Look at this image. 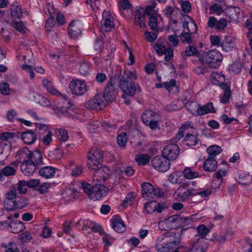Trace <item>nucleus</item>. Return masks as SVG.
<instances>
[{
  "label": "nucleus",
  "instance_id": "obj_42",
  "mask_svg": "<svg viewBox=\"0 0 252 252\" xmlns=\"http://www.w3.org/2000/svg\"><path fill=\"white\" fill-rule=\"evenodd\" d=\"M56 135L58 139L61 141L66 142L68 139L67 131L64 129H58L56 131Z\"/></svg>",
  "mask_w": 252,
  "mask_h": 252
},
{
  "label": "nucleus",
  "instance_id": "obj_14",
  "mask_svg": "<svg viewBox=\"0 0 252 252\" xmlns=\"http://www.w3.org/2000/svg\"><path fill=\"white\" fill-rule=\"evenodd\" d=\"M208 249V244L206 240L203 237H199L195 240L189 252H206Z\"/></svg>",
  "mask_w": 252,
  "mask_h": 252
},
{
  "label": "nucleus",
  "instance_id": "obj_51",
  "mask_svg": "<svg viewBox=\"0 0 252 252\" xmlns=\"http://www.w3.org/2000/svg\"><path fill=\"white\" fill-rule=\"evenodd\" d=\"M197 231L201 236V237L204 238V236L210 232V229L204 224H201L197 226Z\"/></svg>",
  "mask_w": 252,
  "mask_h": 252
},
{
  "label": "nucleus",
  "instance_id": "obj_6",
  "mask_svg": "<svg viewBox=\"0 0 252 252\" xmlns=\"http://www.w3.org/2000/svg\"><path fill=\"white\" fill-rule=\"evenodd\" d=\"M69 89L72 94L81 96L87 92L88 86L84 80L74 79L70 81Z\"/></svg>",
  "mask_w": 252,
  "mask_h": 252
},
{
  "label": "nucleus",
  "instance_id": "obj_12",
  "mask_svg": "<svg viewBox=\"0 0 252 252\" xmlns=\"http://www.w3.org/2000/svg\"><path fill=\"white\" fill-rule=\"evenodd\" d=\"M72 104L70 101L67 100H64L62 106H58L54 108L55 113L60 115L64 114L67 117L73 118L74 117V112L73 109L71 108Z\"/></svg>",
  "mask_w": 252,
  "mask_h": 252
},
{
  "label": "nucleus",
  "instance_id": "obj_3",
  "mask_svg": "<svg viewBox=\"0 0 252 252\" xmlns=\"http://www.w3.org/2000/svg\"><path fill=\"white\" fill-rule=\"evenodd\" d=\"M103 153L97 147L92 148L87 155V166L90 169H96L102 164Z\"/></svg>",
  "mask_w": 252,
  "mask_h": 252
},
{
  "label": "nucleus",
  "instance_id": "obj_26",
  "mask_svg": "<svg viewBox=\"0 0 252 252\" xmlns=\"http://www.w3.org/2000/svg\"><path fill=\"white\" fill-rule=\"evenodd\" d=\"M210 112H215L213 104L211 102H210L203 106H201L199 104L196 115L198 116H203Z\"/></svg>",
  "mask_w": 252,
  "mask_h": 252
},
{
  "label": "nucleus",
  "instance_id": "obj_24",
  "mask_svg": "<svg viewBox=\"0 0 252 252\" xmlns=\"http://www.w3.org/2000/svg\"><path fill=\"white\" fill-rule=\"evenodd\" d=\"M55 168L50 166H45L41 167L39 171V175L46 179L52 178L55 175Z\"/></svg>",
  "mask_w": 252,
  "mask_h": 252
},
{
  "label": "nucleus",
  "instance_id": "obj_62",
  "mask_svg": "<svg viewBox=\"0 0 252 252\" xmlns=\"http://www.w3.org/2000/svg\"><path fill=\"white\" fill-rule=\"evenodd\" d=\"M164 55V59L165 61H170L172 60L174 56L173 50L171 48H168L166 49L163 53Z\"/></svg>",
  "mask_w": 252,
  "mask_h": 252
},
{
  "label": "nucleus",
  "instance_id": "obj_41",
  "mask_svg": "<svg viewBox=\"0 0 252 252\" xmlns=\"http://www.w3.org/2000/svg\"><path fill=\"white\" fill-rule=\"evenodd\" d=\"M42 84L49 93L52 94H56L58 93L57 90L52 85L51 83L47 79L42 80Z\"/></svg>",
  "mask_w": 252,
  "mask_h": 252
},
{
  "label": "nucleus",
  "instance_id": "obj_52",
  "mask_svg": "<svg viewBox=\"0 0 252 252\" xmlns=\"http://www.w3.org/2000/svg\"><path fill=\"white\" fill-rule=\"evenodd\" d=\"M157 203L156 202H147L145 204L144 208L146 211L151 214L156 211Z\"/></svg>",
  "mask_w": 252,
  "mask_h": 252
},
{
  "label": "nucleus",
  "instance_id": "obj_21",
  "mask_svg": "<svg viewBox=\"0 0 252 252\" xmlns=\"http://www.w3.org/2000/svg\"><path fill=\"white\" fill-rule=\"evenodd\" d=\"M113 228L118 233H123L126 230V227L123 221L119 216L111 220Z\"/></svg>",
  "mask_w": 252,
  "mask_h": 252
},
{
  "label": "nucleus",
  "instance_id": "obj_10",
  "mask_svg": "<svg viewBox=\"0 0 252 252\" xmlns=\"http://www.w3.org/2000/svg\"><path fill=\"white\" fill-rule=\"evenodd\" d=\"M180 153L178 146L175 144L171 143L165 146L162 150V155L170 160L176 159Z\"/></svg>",
  "mask_w": 252,
  "mask_h": 252
},
{
  "label": "nucleus",
  "instance_id": "obj_23",
  "mask_svg": "<svg viewBox=\"0 0 252 252\" xmlns=\"http://www.w3.org/2000/svg\"><path fill=\"white\" fill-rule=\"evenodd\" d=\"M203 169L207 172H214L218 167V162L215 158H208L203 164Z\"/></svg>",
  "mask_w": 252,
  "mask_h": 252
},
{
  "label": "nucleus",
  "instance_id": "obj_15",
  "mask_svg": "<svg viewBox=\"0 0 252 252\" xmlns=\"http://www.w3.org/2000/svg\"><path fill=\"white\" fill-rule=\"evenodd\" d=\"M228 22L230 23V21L224 18H220L218 20L214 17L211 16L209 19L208 26L210 28H214L217 30L221 31L226 27Z\"/></svg>",
  "mask_w": 252,
  "mask_h": 252
},
{
  "label": "nucleus",
  "instance_id": "obj_64",
  "mask_svg": "<svg viewBox=\"0 0 252 252\" xmlns=\"http://www.w3.org/2000/svg\"><path fill=\"white\" fill-rule=\"evenodd\" d=\"M35 126L36 128L39 130L40 135L45 134L47 131L49 130L48 126L45 124L36 123Z\"/></svg>",
  "mask_w": 252,
  "mask_h": 252
},
{
  "label": "nucleus",
  "instance_id": "obj_31",
  "mask_svg": "<svg viewBox=\"0 0 252 252\" xmlns=\"http://www.w3.org/2000/svg\"><path fill=\"white\" fill-rule=\"evenodd\" d=\"M238 183L243 186H247L252 182V177L248 173H241L238 177Z\"/></svg>",
  "mask_w": 252,
  "mask_h": 252
},
{
  "label": "nucleus",
  "instance_id": "obj_19",
  "mask_svg": "<svg viewBox=\"0 0 252 252\" xmlns=\"http://www.w3.org/2000/svg\"><path fill=\"white\" fill-rule=\"evenodd\" d=\"M107 191L105 187L101 185H95L93 186V192L92 199L94 200H97L103 196L106 195Z\"/></svg>",
  "mask_w": 252,
  "mask_h": 252
},
{
  "label": "nucleus",
  "instance_id": "obj_28",
  "mask_svg": "<svg viewBox=\"0 0 252 252\" xmlns=\"http://www.w3.org/2000/svg\"><path fill=\"white\" fill-rule=\"evenodd\" d=\"M183 26L184 29L186 28L187 32L190 33L195 32L197 30L196 23L189 16H188L187 19L184 21Z\"/></svg>",
  "mask_w": 252,
  "mask_h": 252
},
{
  "label": "nucleus",
  "instance_id": "obj_60",
  "mask_svg": "<svg viewBox=\"0 0 252 252\" xmlns=\"http://www.w3.org/2000/svg\"><path fill=\"white\" fill-rule=\"evenodd\" d=\"M0 92L5 95H8L10 94V89L8 83L4 82L0 84Z\"/></svg>",
  "mask_w": 252,
  "mask_h": 252
},
{
  "label": "nucleus",
  "instance_id": "obj_57",
  "mask_svg": "<svg viewBox=\"0 0 252 252\" xmlns=\"http://www.w3.org/2000/svg\"><path fill=\"white\" fill-rule=\"evenodd\" d=\"M158 19L154 16H151L149 21V26L151 29L155 31H158V28L157 26Z\"/></svg>",
  "mask_w": 252,
  "mask_h": 252
},
{
  "label": "nucleus",
  "instance_id": "obj_22",
  "mask_svg": "<svg viewBox=\"0 0 252 252\" xmlns=\"http://www.w3.org/2000/svg\"><path fill=\"white\" fill-rule=\"evenodd\" d=\"M21 138L25 144L31 145L35 142L37 139V136L32 131L28 130L22 132Z\"/></svg>",
  "mask_w": 252,
  "mask_h": 252
},
{
  "label": "nucleus",
  "instance_id": "obj_48",
  "mask_svg": "<svg viewBox=\"0 0 252 252\" xmlns=\"http://www.w3.org/2000/svg\"><path fill=\"white\" fill-rule=\"evenodd\" d=\"M17 185V189L20 194H25L27 192L28 190L27 182L25 180L19 181Z\"/></svg>",
  "mask_w": 252,
  "mask_h": 252
},
{
  "label": "nucleus",
  "instance_id": "obj_46",
  "mask_svg": "<svg viewBox=\"0 0 252 252\" xmlns=\"http://www.w3.org/2000/svg\"><path fill=\"white\" fill-rule=\"evenodd\" d=\"M184 140L187 142L186 144L189 146H194L197 143L196 136L191 134H188L185 136Z\"/></svg>",
  "mask_w": 252,
  "mask_h": 252
},
{
  "label": "nucleus",
  "instance_id": "obj_61",
  "mask_svg": "<svg viewBox=\"0 0 252 252\" xmlns=\"http://www.w3.org/2000/svg\"><path fill=\"white\" fill-rule=\"evenodd\" d=\"M167 39L174 47H177L179 44L178 36L177 34H172L167 37Z\"/></svg>",
  "mask_w": 252,
  "mask_h": 252
},
{
  "label": "nucleus",
  "instance_id": "obj_40",
  "mask_svg": "<svg viewBox=\"0 0 252 252\" xmlns=\"http://www.w3.org/2000/svg\"><path fill=\"white\" fill-rule=\"evenodd\" d=\"M179 221V226L183 227L186 226L189 224L192 220V219L189 217H185L181 214L178 215Z\"/></svg>",
  "mask_w": 252,
  "mask_h": 252
},
{
  "label": "nucleus",
  "instance_id": "obj_44",
  "mask_svg": "<svg viewBox=\"0 0 252 252\" xmlns=\"http://www.w3.org/2000/svg\"><path fill=\"white\" fill-rule=\"evenodd\" d=\"M197 52V49L196 47L193 46H188L186 47L184 52L182 53L181 56L184 57V56L189 57L193 56L196 54Z\"/></svg>",
  "mask_w": 252,
  "mask_h": 252
},
{
  "label": "nucleus",
  "instance_id": "obj_53",
  "mask_svg": "<svg viewBox=\"0 0 252 252\" xmlns=\"http://www.w3.org/2000/svg\"><path fill=\"white\" fill-rule=\"evenodd\" d=\"M210 13H216L219 15L224 12L223 8L219 4L215 3L210 7Z\"/></svg>",
  "mask_w": 252,
  "mask_h": 252
},
{
  "label": "nucleus",
  "instance_id": "obj_50",
  "mask_svg": "<svg viewBox=\"0 0 252 252\" xmlns=\"http://www.w3.org/2000/svg\"><path fill=\"white\" fill-rule=\"evenodd\" d=\"M81 185L84 192L87 194L92 199L93 192V187L86 182L82 183Z\"/></svg>",
  "mask_w": 252,
  "mask_h": 252
},
{
  "label": "nucleus",
  "instance_id": "obj_37",
  "mask_svg": "<svg viewBox=\"0 0 252 252\" xmlns=\"http://www.w3.org/2000/svg\"><path fill=\"white\" fill-rule=\"evenodd\" d=\"M185 106L191 114L196 115L199 104L194 101H189L186 103Z\"/></svg>",
  "mask_w": 252,
  "mask_h": 252
},
{
  "label": "nucleus",
  "instance_id": "obj_30",
  "mask_svg": "<svg viewBox=\"0 0 252 252\" xmlns=\"http://www.w3.org/2000/svg\"><path fill=\"white\" fill-rule=\"evenodd\" d=\"M224 75L220 72H214L211 74V82L216 85H220V84L225 82Z\"/></svg>",
  "mask_w": 252,
  "mask_h": 252
},
{
  "label": "nucleus",
  "instance_id": "obj_58",
  "mask_svg": "<svg viewBox=\"0 0 252 252\" xmlns=\"http://www.w3.org/2000/svg\"><path fill=\"white\" fill-rule=\"evenodd\" d=\"M210 40L212 45L219 47L220 45V37L216 35H211L210 37Z\"/></svg>",
  "mask_w": 252,
  "mask_h": 252
},
{
  "label": "nucleus",
  "instance_id": "obj_11",
  "mask_svg": "<svg viewBox=\"0 0 252 252\" xmlns=\"http://www.w3.org/2000/svg\"><path fill=\"white\" fill-rule=\"evenodd\" d=\"M178 215H175L160 221L158 223L159 228L162 230H168L179 226Z\"/></svg>",
  "mask_w": 252,
  "mask_h": 252
},
{
  "label": "nucleus",
  "instance_id": "obj_45",
  "mask_svg": "<svg viewBox=\"0 0 252 252\" xmlns=\"http://www.w3.org/2000/svg\"><path fill=\"white\" fill-rule=\"evenodd\" d=\"M212 192V189L209 188L194 189L195 195H198L202 197H205L209 195Z\"/></svg>",
  "mask_w": 252,
  "mask_h": 252
},
{
  "label": "nucleus",
  "instance_id": "obj_20",
  "mask_svg": "<svg viewBox=\"0 0 252 252\" xmlns=\"http://www.w3.org/2000/svg\"><path fill=\"white\" fill-rule=\"evenodd\" d=\"M220 46L223 51H231L235 46V39L232 36H226L221 42Z\"/></svg>",
  "mask_w": 252,
  "mask_h": 252
},
{
  "label": "nucleus",
  "instance_id": "obj_7",
  "mask_svg": "<svg viewBox=\"0 0 252 252\" xmlns=\"http://www.w3.org/2000/svg\"><path fill=\"white\" fill-rule=\"evenodd\" d=\"M118 88L116 85V80L110 79L107 82L103 93V97L106 101H113L118 94Z\"/></svg>",
  "mask_w": 252,
  "mask_h": 252
},
{
  "label": "nucleus",
  "instance_id": "obj_4",
  "mask_svg": "<svg viewBox=\"0 0 252 252\" xmlns=\"http://www.w3.org/2000/svg\"><path fill=\"white\" fill-rule=\"evenodd\" d=\"M205 61L204 58H199V61L202 63H206L211 68L219 66L222 60V56L220 52L216 50H212L205 54Z\"/></svg>",
  "mask_w": 252,
  "mask_h": 252
},
{
  "label": "nucleus",
  "instance_id": "obj_32",
  "mask_svg": "<svg viewBox=\"0 0 252 252\" xmlns=\"http://www.w3.org/2000/svg\"><path fill=\"white\" fill-rule=\"evenodd\" d=\"M206 151L208 154V158H215L217 155L221 152L222 150L220 147L219 146L213 145L209 146L207 149Z\"/></svg>",
  "mask_w": 252,
  "mask_h": 252
},
{
  "label": "nucleus",
  "instance_id": "obj_13",
  "mask_svg": "<svg viewBox=\"0 0 252 252\" xmlns=\"http://www.w3.org/2000/svg\"><path fill=\"white\" fill-rule=\"evenodd\" d=\"M101 24L102 29L107 32H110L114 27L113 18L109 11L106 10L103 11Z\"/></svg>",
  "mask_w": 252,
  "mask_h": 252
},
{
  "label": "nucleus",
  "instance_id": "obj_17",
  "mask_svg": "<svg viewBox=\"0 0 252 252\" xmlns=\"http://www.w3.org/2000/svg\"><path fill=\"white\" fill-rule=\"evenodd\" d=\"M180 242L178 240L173 241L167 243L165 246L157 245V250L158 252H173L175 250H178Z\"/></svg>",
  "mask_w": 252,
  "mask_h": 252
},
{
  "label": "nucleus",
  "instance_id": "obj_63",
  "mask_svg": "<svg viewBox=\"0 0 252 252\" xmlns=\"http://www.w3.org/2000/svg\"><path fill=\"white\" fill-rule=\"evenodd\" d=\"M47 134L44 135L42 138V141L44 145H48L52 141V133L50 131H47Z\"/></svg>",
  "mask_w": 252,
  "mask_h": 252
},
{
  "label": "nucleus",
  "instance_id": "obj_38",
  "mask_svg": "<svg viewBox=\"0 0 252 252\" xmlns=\"http://www.w3.org/2000/svg\"><path fill=\"white\" fill-rule=\"evenodd\" d=\"M183 173L186 178L192 179L199 176V173L192 171L189 167H186L184 170Z\"/></svg>",
  "mask_w": 252,
  "mask_h": 252
},
{
  "label": "nucleus",
  "instance_id": "obj_9",
  "mask_svg": "<svg viewBox=\"0 0 252 252\" xmlns=\"http://www.w3.org/2000/svg\"><path fill=\"white\" fill-rule=\"evenodd\" d=\"M103 98V95L101 93H98L85 103V107L89 109H101L104 108L105 104Z\"/></svg>",
  "mask_w": 252,
  "mask_h": 252
},
{
  "label": "nucleus",
  "instance_id": "obj_49",
  "mask_svg": "<svg viewBox=\"0 0 252 252\" xmlns=\"http://www.w3.org/2000/svg\"><path fill=\"white\" fill-rule=\"evenodd\" d=\"M117 143L120 147H124L127 141L126 134L125 132L122 133L117 136Z\"/></svg>",
  "mask_w": 252,
  "mask_h": 252
},
{
  "label": "nucleus",
  "instance_id": "obj_56",
  "mask_svg": "<svg viewBox=\"0 0 252 252\" xmlns=\"http://www.w3.org/2000/svg\"><path fill=\"white\" fill-rule=\"evenodd\" d=\"M190 33L186 32L185 33L182 32L180 35L181 40L183 42H186L188 44H190L192 42V40L191 37Z\"/></svg>",
  "mask_w": 252,
  "mask_h": 252
},
{
  "label": "nucleus",
  "instance_id": "obj_1",
  "mask_svg": "<svg viewBox=\"0 0 252 252\" xmlns=\"http://www.w3.org/2000/svg\"><path fill=\"white\" fill-rule=\"evenodd\" d=\"M16 157L21 163V172L26 176L32 175L36 168L43 164L41 153L36 151H30L27 148L19 150Z\"/></svg>",
  "mask_w": 252,
  "mask_h": 252
},
{
  "label": "nucleus",
  "instance_id": "obj_55",
  "mask_svg": "<svg viewBox=\"0 0 252 252\" xmlns=\"http://www.w3.org/2000/svg\"><path fill=\"white\" fill-rule=\"evenodd\" d=\"M36 97L37 98V103L40 104V105L45 107H47L50 105V101L46 97L41 96L38 94H36Z\"/></svg>",
  "mask_w": 252,
  "mask_h": 252
},
{
  "label": "nucleus",
  "instance_id": "obj_27",
  "mask_svg": "<svg viewBox=\"0 0 252 252\" xmlns=\"http://www.w3.org/2000/svg\"><path fill=\"white\" fill-rule=\"evenodd\" d=\"M219 86L222 90H223V94L221 97V101L224 103L228 102L231 96V91L230 85L224 82Z\"/></svg>",
  "mask_w": 252,
  "mask_h": 252
},
{
  "label": "nucleus",
  "instance_id": "obj_33",
  "mask_svg": "<svg viewBox=\"0 0 252 252\" xmlns=\"http://www.w3.org/2000/svg\"><path fill=\"white\" fill-rule=\"evenodd\" d=\"M100 122L99 121H91L88 124V128L89 131L93 133H96L100 131Z\"/></svg>",
  "mask_w": 252,
  "mask_h": 252
},
{
  "label": "nucleus",
  "instance_id": "obj_36",
  "mask_svg": "<svg viewBox=\"0 0 252 252\" xmlns=\"http://www.w3.org/2000/svg\"><path fill=\"white\" fill-rule=\"evenodd\" d=\"M150 158L147 154H138L135 156V160L138 164L145 165L149 162Z\"/></svg>",
  "mask_w": 252,
  "mask_h": 252
},
{
  "label": "nucleus",
  "instance_id": "obj_34",
  "mask_svg": "<svg viewBox=\"0 0 252 252\" xmlns=\"http://www.w3.org/2000/svg\"><path fill=\"white\" fill-rule=\"evenodd\" d=\"M98 167L96 169H92V170L95 171V176L99 175L100 178H105L109 174L110 171L107 167L103 166L102 164H100V167Z\"/></svg>",
  "mask_w": 252,
  "mask_h": 252
},
{
  "label": "nucleus",
  "instance_id": "obj_2",
  "mask_svg": "<svg viewBox=\"0 0 252 252\" xmlns=\"http://www.w3.org/2000/svg\"><path fill=\"white\" fill-rule=\"evenodd\" d=\"M137 78V75L135 73L124 71L118 81L119 87L124 93L128 94L130 96H133L136 90L141 91L139 85H135L134 83V81Z\"/></svg>",
  "mask_w": 252,
  "mask_h": 252
},
{
  "label": "nucleus",
  "instance_id": "obj_8",
  "mask_svg": "<svg viewBox=\"0 0 252 252\" xmlns=\"http://www.w3.org/2000/svg\"><path fill=\"white\" fill-rule=\"evenodd\" d=\"M151 163L155 169L160 172H166L170 168V161L162 155L154 157L152 159Z\"/></svg>",
  "mask_w": 252,
  "mask_h": 252
},
{
  "label": "nucleus",
  "instance_id": "obj_29",
  "mask_svg": "<svg viewBox=\"0 0 252 252\" xmlns=\"http://www.w3.org/2000/svg\"><path fill=\"white\" fill-rule=\"evenodd\" d=\"M10 227L11 232L14 233H18L26 229L24 223L19 221H12L8 224Z\"/></svg>",
  "mask_w": 252,
  "mask_h": 252
},
{
  "label": "nucleus",
  "instance_id": "obj_47",
  "mask_svg": "<svg viewBox=\"0 0 252 252\" xmlns=\"http://www.w3.org/2000/svg\"><path fill=\"white\" fill-rule=\"evenodd\" d=\"M2 246L5 249L6 252H18L19 251L16 244L13 242H10L7 245L3 244Z\"/></svg>",
  "mask_w": 252,
  "mask_h": 252
},
{
  "label": "nucleus",
  "instance_id": "obj_59",
  "mask_svg": "<svg viewBox=\"0 0 252 252\" xmlns=\"http://www.w3.org/2000/svg\"><path fill=\"white\" fill-rule=\"evenodd\" d=\"M32 238L31 233L28 231H26L20 235V239L22 242L28 243L30 242Z\"/></svg>",
  "mask_w": 252,
  "mask_h": 252
},
{
  "label": "nucleus",
  "instance_id": "obj_18",
  "mask_svg": "<svg viewBox=\"0 0 252 252\" xmlns=\"http://www.w3.org/2000/svg\"><path fill=\"white\" fill-rule=\"evenodd\" d=\"M68 33L72 38H76L81 34L80 24L76 21L70 23L68 27Z\"/></svg>",
  "mask_w": 252,
  "mask_h": 252
},
{
  "label": "nucleus",
  "instance_id": "obj_25",
  "mask_svg": "<svg viewBox=\"0 0 252 252\" xmlns=\"http://www.w3.org/2000/svg\"><path fill=\"white\" fill-rule=\"evenodd\" d=\"M159 118V115L152 110H146L141 116L142 120L145 125L150 123L154 119Z\"/></svg>",
  "mask_w": 252,
  "mask_h": 252
},
{
  "label": "nucleus",
  "instance_id": "obj_35",
  "mask_svg": "<svg viewBox=\"0 0 252 252\" xmlns=\"http://www.w3.org/2000/svg\"><path fill=\"white\" fill-rule=\"evenodd\" d=\"M10 13L13 18L18 19L20 18L23 14L21 7L14 4L10 6Z\"/></svg>",
  "mask_w": 252,
  "mask_h": 252
},
{
  "label": "nucleus",
  "instance_id": "obj_54",
  "mask_svg": "<svg viewBox=\"0 0 252 252\" xmlns=\"http://www.w3.org/2000/svg\"><path fill=\"white\" fill-rule=\"evenodd\" d=\"M51 187L50 183H43L42 184H40L38 188L36 189V190L41 194H44L47 192L48 189Z\"/></svg>",
  "mask_w": 252,
  "mask_h": 252
},
{
  "label": "nucleus",
  "instance_id": "obj_16",
  "mask_svg": "<svg viewBox=\"0 0 252 252\" xmlns=\"http://www.w3.org/2000/svg\"><path fill=\"white\" fill-rule=\"evenodd\" d=\"M174 195L181 201H187L190 196H194V189H186L185 187L179 188L175 192Z\"/></svg>",
  "mask_w": 252,
  "mask_h": 252
},
{
  "label": "nucleus",
  "instance_id": "obj_5",
  "mask_svg": "<svg viewBox=\"0 0 252 252\" xmlns=\"http://www.w3.org/2000/svg\"><path fill=\"white\" fill-rule=\"evenodd\" d=\"M142 194L144 198L150 199L155 196L162 197L164 193L159 188H156L149 183H144L142 185Z\"/></svg>",
  "mask_w": 252,
  "mask_h": 252
},
{
  "label": "nucleus",
  "instance_id": "obj_43",
  "mask_svg": "<svg viewBox=\"0 0 252 252\" xmlns=\"http://www.w3.org/2000/svg\"><path fill=\"white\" fill-rule=\"evenodd\" d=\"M4 205L7 211L14 210L19 207L16 202L13 200L6 199Z\"/></svg>",
  "mask_w": 252,
  "mask_h": 252
},
{
  "label": "nucleus",
  "instance_id": "obj_39",
  "mask_svg": "<svg viewBox=\"0 0 252 252\" xmlns=\"http://www.w3.org/2000/svg\"><path fill=\"white\" fill-rule=\"evenodd\" d=\"M16 170L12 167L6 166L0 170V179H1L3 176H11L15 174Z\"/></svg>",
  "mask_w": 252,
  "mask_h": 252
}]
</instances>
